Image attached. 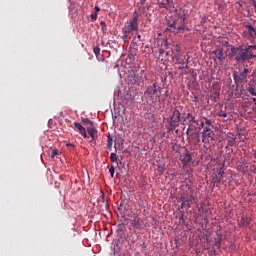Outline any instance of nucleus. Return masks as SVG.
<instances>
[{
  "instance_id": "nucleus-34",
  "label": "nucleus",
  "mask_w": 256,
  "mask_h": 256,
  "mask_svg": "<svg viewBox=\"0 0 256 256\" xmlns=\"http://www.w3.org/2000/svg\"><path fill=\"white\" fill-rule=\"evenodd\" d=\"M56 155H59V150L53 149L51 152V157H56Z\"/></svg>"
},
{
  "instance_id": "nucleus-23",
  "label": "nucleus",
  "mask_w": 256,
  "mask_h": 256,
  "mask_svg": "<svg viewBox=\"0 0 256 256\" xmlns=\"http://www.w3.org/2000/svg\"><path fill=\"white\" fill-rule=\"evenodd\" d=\"M248 93L252 95V97H256V88L253 86H250L247 88Z\"/></svg>"
},
{
  "instance_id": "nucleus-26",
  "label": "nucleus",
  "mask_w": 256,
  "mask_h": 256,
  "mask_svg": "<svg viewBox=\"0 0 256 256\" xmlns=\"http://www.w3.org/2000/svg\"><path fill=\"white\" fill-rule=\"evenodd\" d=\"M93 52L96 55V57H99V55L101 53V48H99V46H96L93 48Z\"/></svg>"
},
{
  "instance_id": "nucleus-41",
  "label": "nucleus",
  "mask_w": 256,
  "mask_h": 256,
  "mask_svg": "<svg viewBox=\"0 0 256 256\" xmlns=\"http://www.w3.org/2000/svg\"><path fill=\"white\" fill-rule=\"evenodd\" d=\"M146 0H140L141 5H145Z\"/></svg>"
},
{
  "instance_id": "nucleus-30",
  "label": "nucleus",
  "mask_w": 256,
  "mask_h": 256,
  "mask_svg": "<svg viewBox=\"0 0 256 256\" xmlns=\"http://www.w3.org/2000/svg\"><path fill=\"white\" fill-rule=\"evenodd\" d=\"M100 26H101L102 31H107V24L105 23V21H101Z\"/></svg>"
},
{
  "instance_id": "nucleus-25",
  "label": "nucleus",
  "mask_w": 256,
  "mask_h": 256,
  "mask_svg": "<svg viewBox=\"0 0 256 256\" xmlns=\"http://www.w3.org/2000/svg\"><path fill=\"white\" fill-rule=\"evenodd\" d=\"M78 131L84 137V139H87V137H89L87 136V130L85 129V127H82V129Z\"/></svg>"
},
{
  "instance_id": "nucleus-11",
  "label": "nucleus",
  "mask_w": 256,
  "mask_h": 256,
  "mask_svg": "<svg viewBox=\"0 0 256 256\" xmlns=\"http://www.w3.org/2000/svg\"><path fill=\"white\" fill-rule=\"evenodd\" d=\"M130 225L133 229H137V231H139L143 225V220H141L139 216H133L130 220Z\"/></svg>"
},
{
  "instance_id": "nucleus-39",
  "label": "nucleus",
  "mask_w": 256,
  "mask_h": 256,
  "mask_svg": "<svg viewBox=\"0 0 256 256\" xmlns=\"http://www.w3.org/2000/svg\"><path fill=\"white\" fill-rule=\"evenodd\" d=\"M95 13L97 14V13H99V11H101V8H99V6H95Z\"/></svg>"
},
{
  "instance_id": "nucleus-35",
  "label": "nucleus",
  "mask_w": 256,
  "mask_h": 256,
  "mask_svg": "<svg viewBox=\"0 0 256 256\" xmlns=\"http://www.w3.org/2000/svg\"><path fill=\"white\" fill-rule=\"evenodd\" d=\"M201 129H205V122L201 121L199 127H198V131H201Z\"/></svg>"
},
{
  "instance_id": "nucleus-14",
  "label": "nucleus",
  "mask_w": 256,
  "mask_h": 256,
  "mask_svg": "<svg viewBox=\"0 0 256 256\" xmlns=\"http://www.w3.org/2000/svg\"><path fill=\"white\" fill-rule=\"evenodd\" d=\"M188 137H191L192 139H195L196 143H200V141H201V138H200L201 135H200L199 130L190 131Z\"/></svg>"
},
{
  "instance_id": "nucleus-2",
  "label": "nucleus",
  "mask_w": 256,
  "mask_h": 256,
  "mask_svg": "<svg viewBox=\"0 0 256 256\" xmlns=\"http://www.w3.org/2000/svg\"><path fill=\"white\" fill-rule=\"evenodd\" d=\"M139 13L135 11L133 13L132 19L125 23L124 27L122 28L123 36L122 39L125 41L131 35L132 31H139Z\"/></svg>"
},
{
  "instance_id": "nucleus-19",
  "label": "nucleus",
  "mask_w": 256,
  "mask_h": 256,
  "mask_svg": "<svg viewBox=\"0 0 256 256\" xmlns=\"http://www.w3.org/2000/svg\"><path fill=\"white\" fill-rule=\"evenodd\" d=\"M107 149H109V151L113 149V136L111 135L107 137Z\"/></svg>"
},
{
  "instance_id": "nucleus-4",
  "label": "nucleus",
  "mask_w": 256,
  "mask_h": 256,
  "mask_svg": "<svg viewBox=\"0 0 256 256\" xmlns=\"http://www.w3.org/2000/svg\"><path fill=\"white\" fill-rule=\"evenodd\" d=\"M243 37L244 39H246L247 41H250V43H254L255 39H256V30L255 27H253V25L251 24H247L245 26V30L243 32Z\"/></svg>"
},
{
  "instance_id": "nucleus-32",
  "label": "nucleus",
  "mask_w": 256,
  "mask_h": 256,
  "mask_svg": "<svg viewBox=\"0 0 256 256\" xmlns=\"http://www.w3.org/2000/svg\"><path fill=\"white\" fill-rule=\"evenodd\" d=\"M164 3H166L167 7H173V0H165Z\"/></svg>"
},
{
  "instance_id": "nucleus-37",
  "label": "nucleus",
  "mask_w": 256,
  "mask_h": 256,
  "mask_svg": "<svg viewBox=\"0 0 256 256\" xmlns=\"http://www.w3.org/2000/svg\"><path fill=\"white\" fill-rule=\"evenodd\" d=\"M90 17L93 21H97V13L91 14Z\"/></svg>"
},
{
  "instance_id": "nucleus-3",
  "label": "nucleus",
  "mask_w": 256,
  "mask_h": 256,
  "mask_svg": "<svg viewBox=\"0 0 256 256\" xmlns=\"http://www.w3.org/2000/svg\"><path fill=\"white\" fill-rule=\"evenodd\" d=\"M172 59L175 65H180L178 67L179 71H183V69H189V57L185 60L182 55L174 54Z\"/></svg>"
},
{
  "instance_id": "nucleus-21",
  "label": "nucleus",
  "mask_w": 256,
  "mask_h": 256,
  "mask_svg": "<svg viewBox=\"0 0 256 256\" xmlns=\"http://www.w3.org/2000/svg\"><path fill=\"white\" fill-rule=\"evenodd\" d=\"M228 115H229V113H227V110L225 109V110H223V109H220V111L219 112H217V116L218 117H228Z\"/></svg>"
},
{
  "instance_id": "nucleus-5",
  "label": "nucleus",
  "mask_w": 256,
  "mask_h": 256,
  "mask_svg": "<svg viewBox=\"0 0 256 256\" xmlns=\"http://www.w3.org/2000/svg\"><path fill=\"white\" fill-rule=\"evenodd\" d=\"M180 121H181V112H179V109L175 108L170 118V127H171L170 130L173 131L176 127H179Z\"/></svg>"
},
{
  "instance_id": "nucleus-29",
  "label": "nucleus",
  "mask_w": 256,
  "mask_h": 256,
  "mask_svg": "<svg viewBox=\"0 0 256 256\" xmlns=\"http://www.w3.org/2000/svg\"><path fill=\"white\" fill-rule=\"evenodd\" d=\"M158 173H160V175H163L165 173V167L159 165L157 168Z\"/></svg>"
},
{
  "instance_id": "nucleus-42",
  "label": "nucleus",
  "mask_w": 256,
  "mask_h": 256,
  "mask_svg": "<svg viewBox=\"0 0 256 256\" xmlns=\"http://www.w3.org/2000/svg\"><path fill=\"white\" fill-rule=\"evenodd\" d=\"M142 247H143L144 249H146V248H147V245H145V242H144V243H142Z\"/></svg>"
},
{
  "instance_id": "nucleus-27",
  "label": "nucleus",
  "mask_w": 256,
  "mask_h": 256,
  "mask_svg": "<svg viewBox=\"0 0 256 256\" xmlns=\"http://www.w3.org/2000/svg\"><path fill=\"white\" fill-rule=\"evenodd\" d=\"M110 159H111L112 163H117V154L112 152L110 154Z\"/></svg>"
},
{
  "instance_id": "nucleus-17",
  "label": "nucleus",
  "mask_w": 256,
  "mask_h": 256,
  "mask_svg": "<svg viewBox=\"0 0 256 256\" xmlns=\"http://www.w3.org/2000/svg\"><path fill=\"white\" fill-rule=\"evenodd\" d=\"M216 59H218L219 61H223L224 57H223V49H217L213 51Z\"/></svg>"
},
{
  "instance_id": "nucleus-6",
  "label": "nucleus",
  "mask_w": 256,
  "mask_h": 256,
  "mask_svg": "<svg viewBox=\"0 0 256 256\" xmlns=\"http://www.w3.org/2000/svg\"><path fill=\"white\" fill-rule=\"evenodd\" d=\"M168 27L177 29L178 31H185V15L174 20Z\"/></svg>"
},
{
  "instance_id": "nucleus-1",
  "label": "nucleus",
  "mask_w": 256,
  "mask_h": 256,
  "mask_svg": "<svg viewBox=\"0 0 256 256\" xmlns=\"http://www.w3.org/2000/svg\"><path fill=\"white\" fill-rule=\"evenodd\" d=\"M232 57L237 63H245L256 57V45L240 46L231 49Z\"/></svg>"
},
{
  "instance_id": "nucleus-7",
  "label": "nucleus",
  "mask_w": 256,
  "mask_h": 256,
  "mask_svg": "<svg viewBox=\"0 0 256 256\" xmlns=\"http://www.w3.org/2000/svg\"><path fill=\"white\" fill-rule=\"evenodd\" d=\"M144 93L150 97L155 95V97L159 98L161 97V87H159L157 83H154L152 86H149Z\"/></svg>"
},
{
  "instance_id": "nucleus-43",
  "label": "nucleus",
  "mask_w": 256,
  "mask_h": 256,
  "mask_svg": "<svg viewBox=\"0 0 256 256\" xmlns=\"http://www.w3.org/2000/svg\"><path fill=\"white\" fill-rule=\"evenodd\" d=\"M67 147H75L73 144H67Z\"/></svg>"
},
{
  "instance_id": "nucleus-22",
  "label": "nucleus",
  "mask_w": 256,
  "mask_h": 256,
  "mask_svg": "<svg viewBox=\"0 0 256 256\" xmlns=\"http://www.w3.org/2000/svg\"><path fill=\"white\" fill-rule=\"evenodd\" d=\"M173 55H181V46L179 44L175 45Z\"/></svg>"
},
{
  "instance_id": "nucleus-36",
  "label": "nucleus",
  "mask_w": 256,
  "mask_h": 256,
  "mask_svg": "<svg viewBox=\"0 0 256 256\" xmlns=\"http://www.w3.org/2000/svg\"><path fill=\"white\" fill-rule=\"evenodd\" d=\"M159 6H160L162 9H167V3H165V2H160V3H159Z\"/></svg>"
},
{
  "instance_id": "nucleus-10",
  "label": "nucleus",
  "mask_w": 256,
  "mask_h": 256,
  "mask_svg": "<svg viewBox=\"0 0 256 256\" xmlns=\"http://www.w3.org/2000/svg\"><path fill=\"white\" fill-rule=\"evenodd\" d=\"M180 160L184 167H187V165H191V163H193V158L191 157V154H189V152L181 154Z\"/></svg>"
},
{
  "instance_id": "nucleus-9",
  "label": "nucleus",
  "mask_w": 256,
  "mask_h": 256,
  "mask_svg": "<svg viewBox=\"0 0 256 256\" xmlns=\"http://www.w3.org/2000/svg\"><path fill=\"white\" fill-rule=\"evenodd\" d=\"M184 121L189 123L188 124L189 127L186 131V135H189V133H191V131H193V123H195V125H199V120H195V117L191 113L186 114Z\"/></svg>"
},
{
  "instance_id": "nucleus-18",
  "label": "nucleus",
  "mask_w": 256,
  "mask_h": 256,
  "mask_svg": "<svg viewBox=\"0 0 256 256\" xmlns=\"http://www.w3.org/2000/svg\"><path fill=\"white\" fill-rule=\"evenodd\" d=\"M240 224L242 225V227H248V225L251 224V218L243 216L241 218Z\"/></svg>"
},
{
  "instance_id": "nucleus-12",
  "label": "nucleus",
  "mask_w": 256,
  "mask_h": 256,
  "mask_svg": "<svg viewBox=\"0 0 256 256\" xmlns=\"http://www.w3.org/2000/svg\"><path fill=\"white\" fill-rule=\"evenodd\" d=\"M180 201L182 202V205H187L188 207H191L189 203H197V198L191 194L188 198L185 196H181Z\"/></svg>"
},
{
  "instance_id": "nucleus-33",
  "label": "nucleus",
  "mask_w": 256,
  "mask_h": 256,
  "mask_svg": "<svg viewBox=\"0 0 256 256\" xmlns=\"http://www.w3.org/2000/svg\"><path fill=\"white\" fill-rule=\"evenodd\" d=\"M74 126L77 128L78 131L83 128V125H81V123H79V122H75Z\"/></svg>"
},
{
  "instance_id": "nucleus-48",
  "label": "nucleus",
  "mask_w": 256,
  "mask_h": 256,
  "mask_svg": "<svg viewBox=\"0 0 256 256\" xmlns=\"http://www.w3.org/2000/svg\"><path fill=\"white\" fill-rule=\"evenodd\" d=\"M255 8H256V3H255Z\"/></svg>"
},
{
  "instance_id": "nucleus-31",
  "label": "nucleus",
  "mask_w": 256,
  "mask_h": 256,
  "mask_svg": "<svg viewBox=\"0 0 256 256\" xmlns=\"http://www.w3.org/2000/svg\"><path fill=\"white\" fill-rule=\"evenodd\" d=\"M109 173H110V175H111L112 178L115 177V167H114V166H111V167H110Z\"/></svg>"
},
{
  "instance_id": "nucleus-40",
  "label": "nucleus",
  "mask_w": 256,
  "mask_h": 256,
  "mask_svg": "<svg viewBox=\"0 0 256 256\" xmlns=\"http://www.w3.org/2000/svg\"><path fill=\"white\" fill-rule=\"evenodd\" d=\"M159 53H160V55H163V53H165V50L160 49V50H159Z\"/></svg>"
},
{
  "instance_id": "nucleus-28",
  "label": "nucleus",
  "mask_w": 256,
  "mask_h": 256,
  "mask_svg": "<svg viewBox=\"0 0 256 256\" xmlns=\"http://www.w3.org/2000/svg\"><path fill=\"white\" fill-rule=\"evenodd\" d=\"M83 123L89 125V127H93V121L89 120L88 118H84Z\"/></svg>"
},
{
  "instance_id": "nucleus-44",
  "label": "nucleus",
  "mask_w": 256,
  "mask_h": 256,
  "mask_svg": "<svg viewBox=\"0 0 256 256\" xmlns=\"http://www.w3.org/2000/svg\"><path fill=\"white\" fill-rule=\"evenodd\" d=\"M106 209H109V203H106Z\"/></svg>"
},
{
  "instance_id": "nucleus-24",
  "label": "nucleus",
  "mask_w": 256,
  "mask_h": 256,
  "mask_svg": "<svg viewBox=\"0 0 256 256\" xmlns=\"http://www.w3.org/2000/svg\"><path fill=\"white\" fill-rule=\"evenodd\" d=\"M204 125L205 127L213 128V122L207 118H204Z\"/></svg>"
},
{
  "instance_id": "nucleus-45",
  "label": "nucleus",
  "mask_w": 256,
  "mask_h": 256,
  "mask_svg": "<svg viewBox=\"0 0 256 256\" xmlns=\"http://www.w3.org/2000/svg\"><path fill=\"white\" fill-rule=\"evenodd\" d=\"M102 199H105V194L104 193H102Z\"/></svg>"
},
{
  "instance_id": "nucleus-46",
  "label": "nucleus",
  "mask_w": 256,
  "mask_h": 256,
  "mask_svg": "<svg viewBox=\"0 0 256 256\" xmlns=\"http://www.w3.org/2000/svg\"><path fill=\"white\" fill-rule=\"evenodd\" d=\"M129 57H130V59H133L135 56H133V55H130Z\"/></svg>"
},
{
  "instance_id": "nucleus-13",
  "label": "nucleus",
  "mask_w": 256,
  "mask_h": 256,
  "mask_svg": "<svg viewBox=\"0 0 256 256\" xmlns=\"http://www.w3.org/2000/svg\"><path fill=\"white\" fill-rule=\"evenodd\" d=\"M247 73H249V69L245 68L243 72H240L238 75L234 77L235 81L243 83V81L247 79Z\"/></svg>"
},
{
  "instance_id": "nucleus-20",
  "label": "nucleus",
  "mask_w": 256,
  "mask_h": 256,
  "mask_svg": "<svg viewBox=\"0 0 256 256\" xmlns=\"http://www.w3.org/2000/svg\"><path fill=\"white\" fill-rule=\"evenodd\" d=\"M224 173L225 171L223 170V167H221L219 169L218 176L216 177V181H219V183H221Z\"/></svg>"
},
{
  "instance_id": "nucleus-38",
  "label": "nucleus",
  "mask_w": 256,
  "mask_h": 256,
  "mask_svg": "<svg viewBox=\"0 0 256 256\" xmlns=\"http://www.w3.org/2000/svg\"><path fill=\"white\" fill-rule=\"evenodd\" d=\"M228 141L231 143V145H235V138L229 137Z\"/></svg>"
},
{
  "instance_id": "nucleus-47",
  "label": "nucleus",
  "mask_w": 256,
  "mask_h": 256,
  "mask_svg": "<svg viewBox=\"0 0 256 256\" xmlns=\"http://www.w3.org/2000/svg\"><path fill=\"white\" fill-rule=\"evenodd\" d=\"M215 87H216V86H215V85H213V88H214V89H215Z\"/></svg>"
},
{
  "instance_id": "nucleus-15",
  "label": "nucleus",
  "mask_w": 256,
  "mask_h": 256,
  "mask_svg": "<svg viewBox=\"0 0 256 256\" xmlns=\"http://www.w3.org/2000/svg\"><path fill=\"white\" fill-rule=\"evenodd\" d=\"M139 43H141V34H137L136 36L133 37L131 46L136 47V51H137L138 49L137 47H139Z\"/></svg>"
},
{
  "instance_id": "nucleus-16",
  "label": "nucleus",
  "mask_w": 256,
  "mask_h": 256,
  "mask_svg": "<svg viewBox=\"0 0 256 256\" xmlns=\"http://www.w3.org/2000/svg\"><path fill=\"white\" fill-rule=\"evenodd\" d=\"M88 134L91 137V141H95V135H97V130L95 128H93V126H89L87 128Z\"/></svg>"
},
{
  "instance_id": "nucleus-8",
  "label": "nucleus",
  "mask_w": 256,
  "mask_h": 256,
  "mask_svg": "<svg viewBox=\"0 0 256 256\" xmlns=\"http://www.w3.org/2000/svg\"><path fill=\"white\" fill-rule=\"evenodd\" d=\"M215 133H213V128L204 127L202 131V142L209 143V141H213V137Z\"/></svg>"
}]
</instances>
